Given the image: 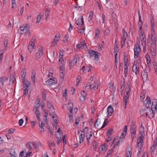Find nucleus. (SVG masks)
I'll list each match as a JSON object with an SVG mask.
<instances>
[{
	"mask_svg": "<svg viewBox=\"0 0 157 157\" xmlns=\"http://www.w3.org/2000/svg\"><path fill=\"white\" fill-rule=\"evenodd\" d=\"M140 113L143 116H146L150 118H153L155 115L154 112L152 109L148 107L142 109L140 111Z\"/></svg>",
	"mask_w": 157,
	"mask_h": 157,
	"instance_id": "nucleus-1",
	"label": "nucleus"
},
{
	"mask_svg": "<svg viewBox=\"0 0 157 157\" xmlns=\"http://www.w3.org/2000/svg\"><path fill=\"white\" fill-rule=\"evenodd\" d=\"M134 51V58L136 59L139 56V52L141 51L139 44L136 43V44H135Z\"/></svg>",
	"mask_w": 157,
	"mask_h": 157,
	"instance_id": "nucleus-2",
	"label": "nucleus"
},
{
	"mask_svg": "<svg viewBox=\"0 0 157 157\" xmlns=\"http://www.w3.org/2000/svg\"><path fill=\"white\" fill-rule=\"evenodd\" d=\"M155 43H156V39L155 38H154L153 40L152 41L151 44V47L152 48H153V50L151 52L152 53V55H154V56H155L156 54V45H155Z\"/></svg>",
	"mask_w": 157,
	"mask_h": 157,
	"instance_id": "nucleus-3",
	"label": "nucleus"
},
{
	"mask_svg": "<svg viewBox=\"0 0 157 157\" xmlns=\"http://www.w3.org/2000/svg\"><path fill=\"white\" fill-rule=\"evenodd\" d=\"M43 54V48H40L36 53L35 55L36 59H40Z\"/></svg>",
	"mask_w": 157,
	"mask_h": 157,
	"instance_id": "nucleus-4",
	"label": "nucleus"
},
{
	"mask_svg": "<svg viewBox=\"0 0 157 157\" xmlns=\"http://www.w3.org/2000/svg\"><path fill=\"white\" fill-rule=\"evenodd\" d=\"M26 147L28 149L32 150L33 147L36 148V146L34 143L29 142L27 143Z\"/></svg>",
	"mask_w": 157,
	"mask_h": 157,
	"instance_id": "nucleus-5",
	"label": "nucleus"
},
{
	"mask_svg": "<svg viewBox=\"0 0 157 157\" xmlns=\"http://www.w3.org/2000/svg\"><path fill=\"white\" fill-rule=\"evenodd\" d=\"M75 23L78 25H84V22L83 16H82L78 18L75 21Z\"/></svg>",
	"mask_w": 157,
	"mask_h": 157,
	"instance_id": "nucleus-6",
	"label": "nucleus"
},
{
	"mask_svg": "<svg viewBox=\"0 0 157 157\" xmlns=\"http://www.w3.org/2000/svg\"><path fill=\"white\" fill-rule=\"evenodd\" d=\"M151 100L150 97L147 96L144 102L145 105L147 107H149L151 104Z\"/></svg>",
	"mask_w": 157,
	"mask_h": 157,
	"instance_id": "nucleus-7",
	"label": "nucleus"
},
{
	"mask_svg": "<svg viewBox=\"0 0 157 157\" xmlns=\"http://www.w3.org/2000/svg\"><path fill=\"white\" fill-rule=\"evenodd\" d=\"M152 108H154L156 111L157 112V100L156 99H154L152 101Z\"/></svg>",
	"mask_w": 157,
	"mask_h": 157,
	"instance_id": "nucleus-8",
	"label": "nucleus"
},
{
	"mask_svg": "<svg viewBox=\"0 0 157 157\" xmlns=\"http://www.w3.org/2000/svg\"><path fill=\"white\" fill-rule=\"evenodd\" d=\"M132 71L135 73L136 75H137L139 72V66L133 65L132 67Z\"/></svg>",
	"mask_w": 157,
	"mask_h": 157,
	"instance_id": "nucleus-9",
	"label": "nucleus"
},
{
	"mask_svg": "<svg viewBox=\"0 0 157 157\" xmlns=\"http://www.w3.org/2000/svg\"><path fill=\"white\" fill-rule=\"evenodd\" d=\"M108 115L111 116V114L113 112V109L111 105H109L107 108Z\"/></svg>",
	"mask_w": 157,
	"mask_h": 157,
	"instance_id": "nucleus-10",
	"label": "nucleus"
},
{
	"mask_svg": "<svg viewBox=\"0 0 157 157\" xmlns=\"http://www.w3.org/2000/svg\"><path fill=\"white\" fill-rule=\"evenodd\" d=\"M8 79L6 77L3 76L0 78V82H1V84L0 86V87H2L3 86L4 83Z\"/></svg>",
	"mask_w": 157,
	"mask_h": 157,
	"instance_id": "nucleus-11",
	"label": "nucleus"
},
{
	"mask_svg": "<svg viewBox=\"0 0 157 157\" xmlns=\"http://www.w3.org/2000/svg\"><path fill=\"white\" fill-rule=\"evenodd\" d=\"M101 32L100 29L99 28H97L95 29V35L94 38L95 40H98V39L99 34Z\"/></svg>",
	"mask_w": 157,
	"mask_h": 157,
	"instance_id": "nucleus-12",
	"label": "nucleus"
},
{
	"mask_svg": "<svg viewBox=\"0 0 157 157\" xmlns=\"http://www.w3.org/2000/svg\"><path fill=\"white\" fill-rule=\"evenodd\" d=\"M82 132L83 133H81L79 135V139L80 140V143H82L83 141L85 136V134L84 132V131H82Z\"/></svg>",
	"mask_w": 157,
	"mask_h": 157,
	"instance_id": "nucleus-13",
	"label": "nucleus"
},
{
	"mask_svg": "<svg viewBox=\"0 0 157 157\" xmlns=\"http://www.w3.org/2000/svg\"><path fill=\"white\" fill-rule=\"evenodd\" d=\"M141 76L143 79H147L148 77L147 72L146 70H144L141 73Z\"/></svg>",
	"mask_w": 157,
	"mask_h": 157,
	"instance_id": "nucleus-14",
	"label": "nucleus"
},
{
	"mask_svg": "<svg viewBox=\"0 0 157 157\" xmlns=\"http://www.w3.org/2000/svg\"><path fill=\"white\" fill-rule=\"evenodd\" d=\"M29 26H27V29H25V30L23 32H21V33L22 34L25 33V35H28L29 36L31 34V32L29 31Z\"/></svg>",
	"mask_w": 157,
	"mask_h": 157,
	"instance_id": "nucleus-15",
	"label": "nucleus"
},
{
	"mask_svg": "<svg viewBox=\"0 0 157 157\" xmlns=\"http://www.w3.org/2000/svg\"><path fill=\"white\" fill-rule=\"evenodd\" d=\"M139 21L137 24V25L138 26L139 28V29L141 30L142 28V21H141V17L140 15L139 12Z\"/></svg>",
	"mask_w": 157,
	"mask_h": 157,
	"instance_id": "nucleus-16",
	"label": "nucleus"
},
{
	"mask_svg": "<svg viewBox=\"0 0 157 157\" xmlns=\"http://www.w3.org/2000/svg\"><path fill=\"white\" fill-rule=\"evenodd\" d=\"M86 94H85V95L82 94L81 92V96L80 98V100L81 102L83 103L86 98Z\"/></svg>",
	"mask_w": 157,
	"mask_h": 157,
	"instance_id": "nucleus-17",
	"label": "nucleus"
},
{
	"mask_svg": "<svg viewBox=\"0 0 157 157\" xmlns=\"http://www.w3.org/2000/svg\"><path fill=\"white\" fill-rule=\"evenodd\" d=\"M76 47L78 48H80L81 49L86 48L87 47L86 44L83 42L82 43L78 44Z\"/></svg>",
	"mask_w": 157,
	"mask_h": 157,
	"instance_id": "nucleus-18",
	"label": "nucleus"
},
{
	"mask_svg": "<svg viewBox=\"0 0 157 157\" xmlns=\"http://www.w3.org/2000/svg\"><path fill=\"white\" fill-rule=\"evenodd\" d=\"M56 80H54V79H52L50 78L47 80V82L49 85H52L55 84L56 83Z\"/></svg>",
	"mask_w": 157,
	"mask_h": 157,
	"instance_id": "nucleus-19",
	"label": "nucleus"
},
{
	"mask_svg": "<svg viewBox=\"0 0 157 157\" xmlns=\"http://www.w3.org/2000/svg\"><path fill=\"white\" fill-rule=\"evenodd\" d=\"M56 138L57 139V144H60V143L61 142L62 140V139H61V137L63 136L62 133L61 132V134L59 135L60 136L59 137H58V134H56Z\"/></svg>",
	"mask_w": 157,
	"mask_h": 157,
	"instance_id": "nucleus-20",
	"label": "nucleus"
},
{
	"mask_svg": "<svg viewBox=\"0 0 157 157\" xmlns=\"http://www.w3.org/2000/svg\"><path fill=\"white\" fill-rule=\"evenodd\" d=\"M141 141L140 140H137V143L138 144V150L139 151V153H140L141 152V147H142V144L141 143Z\"/></svg>",
	"mask_w": 157,
	"mask_h": 157,
	"instance_id": "nucleus-21",
	"label": "nucleus"
},
{
	"mask_svg": "<svg viewBox=\"0 0 157 157\" xmlns=\"http://www.w3.org/2000/svg\"><path fill=\"white\" fill-rule=\"evenodd\" d=\"M107 147L106 146L105 144H103L99 147V151H103L105 152L107 151Z\"/></svg>",
	"mask_w": 157,
	"mask_h": 157,
	"instance_id": "nucleus-22",
	"label": "nucleus"
},
{
	"mask_svg": "<svg viewBox=\"0 0 157 157\" xmlns=\"http://www.w3.org/2000/svg\"><path fill=\"white\" fill-rule=\"evenodd\" d=\"M135 123L133 121L131 125L130 131H136V126Z\"/></svg>",
	"mask_w": 157,
	"mask_h": 157,
	"instance_id": "nucleus-23",
	"label": "nucleus"
},
{
	"mask_svg": "<svg viewBox=\"0 0 157 157\" xmlns=\"http://www.w3.org/2000/svg\"><path fill=\"white\" fill-rule=\"evenodd\" d=\"M22 82L24 83L23 87H27L29 85V82L27 80H25V78L24 80L22 79Z\"/></svg>",
	"mask_w": 157,
	"mask_h": 157,
	"instance_id": "nucleus-24",
	"label": "nucleus"
},
{
	"mask_svg": "<svg viewBox=\"0 0 157 157\" xmlns=\"http://www.w3.org/2000/svg\"><path fill=\"white\" fill-rule=\"evenodd\" d=\"M27 26H29L27 24L22 25L21 27H20L19 29L18 30V31H19V30H20L21 31V32H23L25 30V29H27Z\"/></svg>",
	"mask_w": 157,
	"mask_h": 157,
	"instance_id": "nucleus-25",
	"label": "nucleus"
},
{
	"mask_svg": "<svg viewBox=\"0 0 157 157\" xmlns=\"http://www.w3.org/2000/svg\"><path fill=\"white\" fill-rule=\"evenodd\" d=\"M122 31L123 32V37H122V38L124 39L125 40V39H126V38L128 36V33L125 30V29L124 28H123L122 29Z\"/></svg>",
	"mask_w": 157,
	"mask_h": 157,
	"instance_id": "nucleus-26",
	"label": "nucleus"
},
{
	"mask_svg": "<svg viewBox=\"0 0 157 157\" xmlns=\"http://www.w3.org/2000/svg\"><path fill=\"white\" fill-rule=\"evenodd\" d=\"M128 98L129 97H127V96H124V98H123V106L124 108H125L126 107V106L127 105V103L128 101Z\"/></svg>",
	"mask_w": 157,
	"mask_h": 157,
	"instance_id": "nucleus-27",
	"label": "nucleus"
},
{
	"mask_svg": "<svg viewBox=\"0 0 157 157\" xmlns=\"http://www.w3.org/2000/svg\"><path fill=\"white\" fill-rule=\"evenodd\" d=\"M132 154V149H130V150H127L126 152V157H131Z\"/></svg>",
	"mask_w": 157,
	"mask_h": 157,
	"instance_id": "nucleus-28",
	"label": "nucleus"
},
{
	"mask_svg": "<svg viewBox=\"0 0 157 157\" xmlns=\"http://www.w3.org/2000/svg\"><path fill=\"white\" fill-rule=\"evenodd\" d=\"M68 109L69 110V112L71 113L72 112L73 109V104L72 103H70L68 104Z\"/></svg>",
	"mask_w": 157,
	"mask_h": 157,
	"instance_id": "nucleus-29",
	"label": "nucleus"
},
{
	"mask_svg": "<svg viewBox=\"0 0 157 157\" xmlns=\"http://www.w3.org/2000/svg\"><path fill=\"white\" fill-rule=\"evenodd\" d=\"M48 111L50 115H53V116L56 115L55 111V109H54V107H53V109H49Z\"/></svg>",
	"mask_w": 157,
	"mask_h": 157,
	"instance_id": "nucleus-30",
	"label": "nucleus"
},
{
	"mask_svg": "<svg viewBox=\"0 0 157 157\" xmlns=\"http://www.w3.org/2000/svg\"><path fill=\"white\" fill-rule=\"evenodd\" d=\"M40 102V100L39 99H37L35 103V105L34 106L35 107L36 109H39L40 105V104L39 103Z\"/></svg>",
	"mask_w": 157,
	"mask_h": 157,
	"instance_id": "nucleus-31",
	"label": "nucleus"
},
{
	"mask_svg": "<svg viewBox=\"0 0 157 157\" xmlns=\"http://www.w3.org/2000/svg\"><path fill=\"white\" fill-rule=\"evenodd\" d=\"M145 57L147 60V63H151V60L149 55L147 54L145 56Z\"/></svg>",
	"mask_w": 157,
	"mask_h": 157,
	"instance_id": "nucleus-32",
	"label": "nucleus"
},
{
	"mask_svg": "<svg viewBox=\"0 0 157 157\" xmlns=\"http://www.w3.org/2000/svg\"><path fill=\"white\" fill-rule=\"evenodd\" d=\"M155 33H152L151 37V38L148 39L147 40L148 42L149 43L151 42V43L152 41L154 39V38H155V39L156 40V37H155Z\"/></svg>",
	"mask_w": 157,
	"mask_h": 157,
	"instance_id": "nucleus-33",
	"label": "nucleus"
},
{
	"mask_svg": "<svg viewBox=\"0 0 157 157\" xmlns=\"http://www.w3.org/2000/svg\"><path fill=\"white\" fill-rule=\"evenodd\" d=\"M60 35L59 33L57 34L55 36L53 40L58 42L60 38Z\"/></svg>",
	"mask_w": 157,
	"mask_h": 157,
	"instance_id": "nucleus-34",
	"label": "nucleus"
},
{
	"mask_svg": "<svg viewBox=\"0 0 157 157\" xmlns=\"http://www.w3.org/2000/svg\"><path fill=\"white\" fill-rule=\"evenodd\" d=\"M27 156L26 152L22 151L20 154V157H26Z\"/></svg>",
	"mask_w": 157,
	"mask_h": 157,
	"instance_id": "nucleus-35",
	"label": "nucleus"
},
{
	"mask_svg": "<svg viewBox=\"0 0 157 157\" xmlns=\"http://www.w3.org/2000/svg\"><path fill=\"white\" fill-rule=\"evenodd\" d=\"M78 58V55H75L74 56L73 64L74 65H75L76 63H77V60Z\"/></svg>",
	"mask_w": 157,
	"mask_h": 157,
	"instance_id": "nucleus-36",
	"label": "nucleus"
},
{
	"mask_svg": "<svg viewBox=\"0 0 157 157\" xmlns=\"http://www.w3.org/2000/svg\"><path fill=\"white\" fill-rule=\"evenodd\" d=\"M98 88V84L96 81H94L93 84V89L94 90L97 89Z\"/></svg>",
	"mask_w": 157,
	"mask_h": 157,
	"instance_id": "nucleus-37",
	"label": "nucleus"
},
{
	"mask_svg": "<svg viewBox=\"0 0 157 157\" xmlns=\"http://www.w3.org/2000/svg\"><path fill=\"white\" fill-rule=\"evenodd\" d=\"M34 46H33V45H32L31 44V43L30 42L28 46V48L29 50V51L30 52H31L32 51L33 49H34Z\"/></svg>",
	"mask_w": 157,
	"mask_h": 157,
	"instance_id": "nucleus-38",
	"label": "nucleus"
},
{
	"mask_svg": "<svg viewBox=\"0 0 157 157\" xmlns=\"http://www.w3.org/2000/svg\"><path fill=\"white\" fill-rule=\"evenodd\" d=\"M8 40L6 39H5L4 41V49L5 50H6L7 44H8Z\"/></svg>",
	"mask_w": 157,
	"mask_h": 157,
	"instance_id": "nucleus-39",
	"label": "nucleus"
},
{
	"mask_svg": "<svg viewBox=\"0 0 157 157\" xmlns=\"http://www.w3.org/2000/svg\"><path fill=\"white\" fill-rule=\"evenodd\" d=\"M21 79L24 80L26 76V72L25 71V70H22L21 72Z\"/></svg>",
	"mask_w": 157,
	"mask_h": 157,
	"instance_id": "nucleus-40",
	"label": "nucleus"
},
{
	"mask_svg": "<svg viewBox=\"0 0 157 157\" xmlns=\"http://www.w3.org/2000/svg\"><path fill=\"white\" fill-rule=\"evenodd\" d=\"M36 39V36H33L31 39V42H30L31 43V44H32V45H33V46H35Z\"/></svg>",
	"mask_w": 157,
	"mask_h": 157,
	"instance_id": "nucleus-41",
	"label": "nucleus"
},
{
	"mask_svg": "<svg viewBox=\"0 0 157 157\" xmlns=\"http://www.w3.org/2000/svg\"><path fill=\"white\" fill-rule=\"evenodd\" d=\"M96 52H95L93 50H90L88 52L91 57L94 56V55L95 54Z\"/></svg>",
	"mask_w": 157,
	"mask_h": 157,
	"instance_id": "nucleus-42",
	"label": "nucleus"
},
{
	"mask_svg": "<svg viewBox=\"0 0 157 157\" xmlns=\"http://www.w3.org/2000/svg\"><path fill=\"white\" fill-rule=\"evenodd\" d=\"M93 13V12L92 11H91L90 12L88 20V21H90L92 19Z\"/></svg>",
	"mask_w": 157,
	"mask_h": 157,
	"instance_id": "nucleus-43",
	"label": "nucleus"
},
{
	"mask_svg": "<svg viewBox=\"0 0 157 157\" xmlns=\"http://www.w3.org/2000/svg\"><path fill=\"white\" fill-rule=\"evenodd\" d=\"M125 83V79L123 78V79L121 80V89L123 90V87Z\"/></svg>",
	"mask_w": 157,
	"mask_h": 157,
	"instance_id": "nucleus-44",
	"label": "nucleus"
},
{
	"mask_svg": "<svg viewBox=\"0 0 157 157\" xmlns=\"http://www.w3.org/2000/svg\"><path fill=\"white\" fill-rule=\"evenodd\" d=\"M49 146L50 148L51 146H55V144L54 141H50L48 142Z\"/></svg>",
	"mask_w": 157,
	"mask_h": 157,
	"instance_id": "nucleus-45",
	"label": "nucleus"
},
{
	"mask_svg": "<svg viewBox=\"0 0 157 157\" xmlns=\"http://www.w3.org/2000/svg\"><path fill=\"white\" fill-rule=\"evenodd\" d=\"M124 67L127 66L128 64V60L127 57H124Z\"/></svg>",
	"mask_w": 157,
	"mask_h": 157,
	"instance_id": "nucleus-46",
	"label": "nucleus"
},
{
	"mask_svg": "<svg viewBox=\"0 0 157 157\" xmlns=\"http://www.w3.org/2000/svg\"><path fill=\"white\" fill-rule=\"evenodd\" d=\"M126 67H124V75L125 77H126L128 73V68L127 66H126Z\"/></svg>",
	"mask_w": 157,
	"mask_h": 157,
	"instance_id": "nucleus-47",
	"label": "nucleus"
},
{
	"mask_svg": "<svg viewBox=\"0 0 157 157\" xmlns=\"http://www.w3.org/2000/svg\"><path fill=\"white\" fill-rule=\"evenodd\" d=\"M52 117L54 119V123L55 125H56L58 123V122L57 121V118L56 116H52Z\"/></svg>",
	"mask_w": 157,
	"mask_h": 157,
	"instance_id": "nucleus-48",
	"label": "nucleus"
},
{
	"mask_svg": "<svg viewBox=\"0 0 157 157\" xmlns=\"http://www.w3.org/2000/svg\"><path fill=\"white\" fill-rule=\"evenodd\" d=\"M47 107L49 109H53V106L50 103L48 102L47 101Z\"/></svg>",
	"mask_w": 157,
	"mask_h": 157,
	"instance_id": "nucleus-49",
	"label": "nucleus"
},
{
	"mask_svg": "<svg viewBox=\"0 0 157 157\" xmlns=\"http://www.w3.org/2000/svg\"><path fill=\"white\" fill-rule=\"evenodd\" d=\"M78 33H83L84 32V29L83 27L82 28L78 29Z\"/></svg>",
	"mask_w": 157,
	"mask_h": 157,
	"instance_id": "nucleus-50",
	"label": "nucleus"
},
{
	"mask_svg": "<svg viewBox=\"0 0 157 157\" xmlns=\"http://www.w3.org/2000/svg\"><path fill=\"white\" fill-rule=\"evenodd\" d=\"M131 90V89L130 88V84H129V83H128L127 84V86H126L125 91H128L130 92Z\"/></svg>",
	"mask_w": 157,
	"mask_h": 157,
	"instance_id": "nucleus-51",
	"label": "nucleus"
},
{
	"mask_svg": "<svg viewBox=\"0 0 157 157\" xmlns=\"http://www.w3.org/2000/svg\"><path fill=\"white\" fill-rule=\"evenodd\" d=\"M12 1V7L13 8H14L16 6V0H11Z\"/></svg>",
	"mask_w": 157,
	"mask_h": 157,
	"instance_id": "nucleus-52",
	"label": "nucleus"
},
{
	"mask_svg": "<svg viewBox=\"0 0 157 157\" xmlns=\"http://www.w3.org/2000/svg\"><path fill=\"white\" fill-rule=\"evenodd\" d=\"M69 119L70 121H73V115L72 113H69Z\"/></svg>",
	"mask_w": 157,
	"mask_h": 157,
	"instance_id": "nucleus-53",
	"label": "nucleus"
},
{
	"mask_svg": "<svg viewBox=\"0 0 157 157\" xmlns=\"http://www.w3.org/2000/svg\"><path fill=\"white\" fill-rule=\"evenodd\" d=\"M126 133L123 132L121 133V135L120 137V139H121V140H122L123 139H124V137L126 135Z\"/></svg>",
	"mask_w": 157,
	"mask_h": 157,
	"instance_id": "nucleus-54",
	"label": "nucleus"
},
{
	"mask_svg": "<svg viewBox=\"0 0 157 157\" xmlns=\"http://www.w3.org/2000/svg\"><path fill=\"white\" fill-rule=\"evenodd\" d=\"M110 33V31L109 29L107 28L106 30H105L104 32V35L105 36H107L108 34H109Z\"/></svg>",
	"mask_w": 157,
	"mask_h": 157,
	"instance_id": "nucleus-55",
	"label": "nucleus"
},
{
	"mask_svg": "<svg viewBox=\"0 0 157 157\" xmlns=\"http://www.w3.org/2000/svg\"><path fill=\"white\" fill-rule=\"evenodd\" d=\"M42 18V17L40 15H39L37 16V21L36 23H39Z\"/></svg>",
	"mask_w": 157,
	"mask_h": 157,
	"instance_id": "nucleus-56",
	"label": "nucleus"
},
{
	"mask_svg": "<svg viewBox=\"0 0 157 157\" xmlns=\"http://www.w3.org/2000/svg\"><path fill=\"white\" fill-rule=\"evenodd\" d=\"M49 14V11L48 10H46L45 13V18L46 20H47V19L48 17Z\"/></svg>",
	"mask_w": 157,
	"mask_h": 157,
	"instance_id": "nucleus-57",
	"label": "nucleus"
},
{
	"mask_svg": "<svg viewBox=\"0 0 157 157\" xmlns=\"http://www.w3.org/2000/svg\"><path fill=\"white\" fill-rule=\"evenodd\" d=\"M4 53V50L3 49L0 51V59H2L3 57Z\"/></svg>",
	"mask_w": 157,
	"mask_h": 157,
	"instance_id": "nucleus-58",
	"label": "nucleus"
},
{
	"mask_svg": "<svg viewBox=\"0 0 157 157\" xmlns=\"http://www.w3.org/2000/svg\"><path fill=\"white\" fill-rule=\"evenodd\" d=\"M139 60L138 59H136L135 60L133 65H135V66H139Z\"/></svg>",
	"mask_w": 157,
	"mask_h": 157,
	"instance_id": "nucleus-59",
	"label": "nucleus"
},
{
	"mask_svg": "<svg viewBox=\"0 0 157 157\" xmlns=\"http://www.w3.org/2000/svg\"><path fill=\"white\" fill-rule=\"evenodd\" d=\"M64 76V71H60V77L63 78Z\"/></svg>",
	"mask_w": 157,
	"mask_h": 157,
	"instance_id": "nucleus-60",
	"label": "nucleus"
},
{
	"mask_svg": "<svg viewBox=\"0 0 157 157\" xmlns=\"http://www.w3.org/2000/svg\"><path fill=\"white\" fill-rule=\"evenodd\" d=\"M140 39H141V41L142 42L146 41V39L144 38V35L143 34H142L140 36Z\"/></svg>",
	"mask_w": 157,
	"mask_h": 157,
	"instance_id": "nucleus-61",
	"label": "nucleus"
},
{
	"mask_svg": "<svg viewBox=\"0 0 157 157\" xmlns=\"http://www.w3.org/2000/svg\"><path fill=\"white\" fill-rule=\"evenodd\" d=\"M151 27H154L155 24L154 20L153 18H152V19H151Z\"/></svg>",
	"mask_w": 157,
	"mask_h": 157,
	"instance_id": "nucleus-62",
	"label": "nucleus"
},
{
	"mask_svg": "<svg viewBox=\"0 0 157 157\" xmlns=\"http://www.w3.org/2000/svg\"><path fill=\"white\" fill-rule=\"evenodd\" d=\"M157 146H156L155 145H153L152 146L151 148V151H152L153 153L154 152L155 148Z\"/></svg>",
	"mask_w": 157,
	"mask_h": 157,
	"instance_id": "nucleus-63",
	"label": "nucleus"
},
{
	"mask_svg": "<svg viewBox=\"0 0 157 157\" xmlns=\"http://www.w3.org/2000/svg\"><path fill=\"white\" fill-rule=\"evenodd\" d=\"M148 155L147 152L145 151L143 153L142 157H148Z\"/></svg>",
	"mask_w": 157,
	"mask_h": 157,
	"instance_id": "nucleus-64",
	"label": "nucleus"
}]
</instances>
